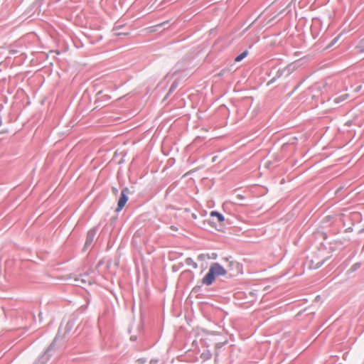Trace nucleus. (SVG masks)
<instances>
[{
  "label": "nucleus",
  "instance_id": "f03ea898",
  "mask_svg": "<svg viewBox=\"0 0 364 364\" xmlns=\"http://www.w3.org/2000/svg\"><path fill=\"white\" fill-rule=\"evenodd\" d=\"M227 273L225 268L221 266L219 263H213L208 272L202 279V283L205 285H210L215 281V276H223Z\"/></svg>",
  "mask_w": 364,
  "mask_h": 364
},
{
  "label": "nucleus",
  "instance_id": "6e6552de",
  "mask_svg": "<svg viewBox=\"0 0 364 364\" xmlns=\"http://www.w3.org/2000/svg\"><path fill=\"white\" fill-rule=\"evenodd\" d=\"M210 215L211 217H215L220 223H223L225 220L223 215L216 211H211Z\"/></svg>",
  "mask_w": 364,
  "mask_h": 364
},
{
  "label": "nucleus",
  "instance_id": "6ab92c4d",
  "mask_svg": "<svg viewBox=\"0 0 364 364\" xmlns=\"http://www.w3.org/2000/svg\"><path fill=\"white\" fill-rule=\"evenodd\" d=\"M360 232H364V228L363 229H361Z\"/></svg>",
  "mask_w": 364,
  "mask_h": 364
},
{
  "label": "nucleus",
  "instance_id": "ddd939ff",
  "mask_svg": "<svg viewBox=\"0 0 364 364\" xmlns=\"http://www.w3.org/2000/svg\"><path fill=\"white\" fill-rule=\"evenodd\" d=\"M313 319V315H311V314L310 313L309 316H308V323H310L311 321V320Z\"/></svg>",
  "mask_w": 364,
  "mask_h": 364
},
{
  "label": "nucleus",
  "instance_id": "4468645a",
  "mask_svg": "<svg viewBox=\"0 0 364 364\" xmlns=\"http://www.w3.org/2000/svg\"><path fill=\"white\" fill-rule=\"evenodd\" d=\"M173 231H177L178 228L176 226L171 225L170 228Z\"/></svg>",
  "mask_w": 364,
  "mask_h": 364
},
{
  "label": "nucleus",
  "instance_id": "0eeeda50",
  "mask_svg": "<svg viewBox=\"0 0 364 364\" xmlns=\"http://www.w3.org/2000/svg\"><path fill=\"white\" fill-rule=\"evenodd\" d=\"M348 97V94H346V93L342 94L339 96L336 97L333 99V102L336 104H338V103H341V102H343L344 100H346Z\"/></svg>",
  "mask_w": 364,
  "mask_h": 364
},
{
  "label": "nucleus",
  "instance_id": "39448f33",
  "mask_svg": "<svg viewBox=\"0 0 364 364\" xmlns=\"http://www.w3.org/2000/svg\"><path fill=\"white\" fill-rule=\"evenodd\" d=\"M77 285H85L87 283L91 284L93 283V280L90 279L87 274L80 275L75 279Z\"/></svg>",
  "mask_w": 364,
  "mask_h": 364
},
{
  "label": "nucleus",
  "instance_id": "423d86ee",
  "mask_svg": "<svg viewBox=\"0 0 364 364\" xmlns=\"http://www.w3.org/2000/svg\"><path fill=\"white\" fill-rule=\"evenodd\" d=\"M217 255L215 253L212 254V257L209 254H200L198 257V260H205L210 259H216Z\"/></svg>",
  "mask_w": 364,
  "mask_h": 364
},
{
  "label": "nucleus",
  "instance_id": "9d476101",
  "mask_svg": "<svg viewBox=\"0 0 364 364\" xmlns=\"http://www.w3.org/2000/svg\"><path fill=\"white\" fill-rule=\"evenodd\" d=\"M248 54V52L247 50L242 52V53H240L239 55H237L235 58V62H240V60H242L243 58H245Z\"/></svg>",
  "mask_w": 364,
  "mask_h": 364
},
{
  "label": "nucleus",
  "instance_id": "a211bd4d",
  "mask_svg": "<svg viewBox=\"0 0 364 364\" xmlns=\"http://www.w3.org/2000/svg\"><path fill=\"white\" fill-rule=\"evenodd\" d=\"M156 362H157L156 360H151V361L150 362V363H151V364H155V363H156Z\"/></svg>",
  "mask_w": 364,
  "mask_h": 364
},
{
  "label": "nucleus",
  "instance_id": "f3484780",
  "mask_svg": "<svg viewBox=\"0 0 364 364\" xmlns=\"http://www.w3.org/2000/svg\"><path fill=\"white\" fill-rule=\"evenodd\" d=\"M346 124L348 126H350L352 124V122H351V121H348L346 122Z\"/></svg>",
  "mask_w": 364,
  "mask_h": 364
},
{
  "label": "nucleus",
  "instance_id": "20e7f679",
  "mask_svg": "<svg viewBox=\"0 0 364 364\" xmlns=\"http://www.w3.org/2000/svg\"><path fill=\"white\" fill-rule=\"evenodd\" d=\"M127 193V188H125L122 191L121 196L118 201L117 208L116 209L117 211H120L124 207L126 203L128 200Z\"/></svg>",
  "mask_w": 364,
  "mask_h": 364
},
{
  "label": "nucleus",
  "instance_id": "2eb2a0df",
  "mask_svg": "<svg viewBox=\"0 0 364 364\" xmlns=\"http://www.w3.org/2000/svg\"><path fill=\"white\" fill-rule=\"evenodd\" d=\"M352 231H353V228L352 227H349V228L346 229V232H352Z\"/></svg>",
  "mask_w": 364,
  "mask_h": 364
},
{
  "label": "nucleus",
  "instance_id": "4be33fe9",
  "mask_svg": "<svg viewBox=\"0 0 364 364\" xmlns=\"http://www.w3.org/2000/svg\"><path fill=\"white\" fill-rule=\"evenodd\" d=\"M362 42L364 43V39L362 41Z\"/></svg>",
  "mask_w": 364,
  "mask_h": 364
},
{
  "label": "nucleus",
  "instance_id": "9b49d317",
  "mask_svg": "<svg viewBox=\"0 0 364 364\" xmlns=\"http://www.w3.org/2000/svg\"><path fill=\"white\" fill-rule=\"evenodd\" d=\"M186 264L188 265L193 266V268H197V267H198L197 264L190 257H188L186 259Z\"/></svg>",
  "mask_w": 364,
  "mask_h": 364
},
{
  "label": "nucleus",
  "instance_id": "f8f14e48",
  "mask_svg": "<svg viewBox=\"0 0 364 364\" xmlns=\"http://www.w3.org/2000/svg\"><path fill=\"white\" fill-rule=\"evenodd\" d=\"M93 237H94V233L89 232L87 235V240H86L85 245H87L90 244L93 240Z\"/></svg>",
  "mask_w": 364,
  "mask_h": 364
},
{
  "label": "nucleus",
  "instance_id": "412c9836",
  "mask_svg": "<svg viewBox=\"0 0 364 364\" xmlns=\"http://www.w3.org/2000/svg\"><path fill=\"white\" fill-rule=\"evenodd\" d=\"M300 315V312L297 313L296 316L298 317Z\"/></svg>",
  "mask_w": 364,
  "mask_h": 364
},
{
  "label": "nucleus",
  "instance_id": "7ed1b4c3",
  "mask_svg": "<svg viewBox=\"0 0 364 364\" xmlns=\"http://www.w3.org/2000/svg\"><path fill=\"white\" fill-rule=\"evenodd\" d=\"M349 238L346 240L343 238V240H335L332 242H330L328 244L321 243L319 246L321 248H325L326 252H329L331 254V257H332L333 252H335L338 247L342 246L346 241H348Z\"/></svg>",
  "mask_w": 364,
  "mask_h": 364
},
{
  "label": "nucleus",
  "instance_id": "f257e3e1",
  "mask_svg": "<svg viewBox=\"0 0 364 364\" xmlns=\"http://www.w3.org/2000/svg\"><path fill=\"white\" fill-rule=\"evenodd\" d=\"M330 258L331 254L326 252L325 248H321V247L318 246L316 250L308 253L304 265L309 269H316L321 267Z\"/></svg>",
  "mask_w": 364,
  "mask_h": 364
},
{
  "label": "nucleus",
  "instance_id": "1a4fd4ad",
  "mask_svg": "<svg viewBox=\"0 0 364 364\" xmlns=\"http://www.w3.org/2000/svg\"><path fill=\"white\" fill-rule=\"evenodd\" d=\"M361 267L360 262H356L353 264L350 269L348 270V272L352 273L357 271Z\"/></svg>",
  "mask_w": 364,
  "mask_h": 364
},
{
  "label": "nucleus",
  "instance_id": "aec40b11",
  "mask_svg": "<svg viewBox=\"0 0 364 364\" xmlns=\"http://www.w3.org/2000/svg\"><path fill=\"white\" fill-rule=\"evenodd\" d=\"M300 60H301V59L297 60V65H299Z\"/></svg>",
  "mask_w": 364,
  "mask_h": 364
},
{
  "label": "nucleus",
  "instance_id": "dca6fc26",
  "mask_svg": "<svg viewBox=\"0 0 364 364\" xmlns=\"http://www.w3.org/2000/svg\"><path fill=\"white\" fill-rule=\"evenodd\" d=\"M112 191H113V193H114V194H117V193H118V190H117L116 188H112Z\"/></svg>",
  "mask_w": 364,
  "mask_h": 364
}]
</instances>
